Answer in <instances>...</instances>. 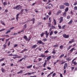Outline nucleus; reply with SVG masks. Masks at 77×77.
<instances>
[{
	"mask_svg": "<svg viewBox=\"0 0 77 77\" xmlns=\"http://www.w3.org/2000/svg\"><path fill=\"white\" fill-rule=\"evenodd\" d=\"M22 8V6L20 5H17L16 7H15L13 8V9H16V10H19Z\"/></svg>",
	"mask_w": 77,
	"mask_h": 77,
	"instance_id": "obj_1",
	"label": "nucleus"
},
{
	"mask_svg": "<svg viewBox=\"0 0 77 77\" xmlns=\"http://www.w3.org/2000/svg\"><path fill=\"white\" fill-rule=\"evenodd\" d=\"M75 60H76V58L72 60V64H73V65H74L75 66L77 65V63L75 61L74 62Z\"/></svg>",
	"mask_w": 77,
	"mask_h": 77,
	"instance_id": "obj_2",
	"label": "nucleus"
},
{
	"mask_svg": "<svg viewBox=\"0 0 77 77\" xmlns=\"http://www.w3.org/2000/svg\"><path fill=\"white\" fill-rule=\"evenodd\" d=\"M37 43L39 44H42V45H44L45 43L42 42L41 40H39L37 41Z\"/></svg>",
	"mask_w": 77,
	"mask_h": 77,
	"instance_id": "obj_3",
	"label": "nucleus"
},
{
	"mask_svg": "<svg viewBox=\"0 0 77 77\" xmlns=\"http://www.w3.org/2000/svg\"><path fill=\"white\" fill-rule=\"evenodd\" d=\"M66 68H68V64L66 63H64V66H63V69H65Z\"/></svg>",
	"mask_w": 77,
	"mask_h": 77,
	"instance_id": "obj_4",
	"label": "nucleus"
},
{
	"mask_svg": "<svg viewBox=\"0 0 77 77\" xmlns=\"http://www.w3.org/2000/svg\"><path fill=\"white\" fill-rule=\"evenodd\" d=\"M63 36L65 38H69V35H66V34H64L63 35Z\"/></svg>",
	"mask_w": 77,
	"mask_h": 77,
	"instance_id": "obj_5",
	"label": "nucleus"
},
{
	"mask_svg": "<svg viewBox=\"0 0 77 77\" xmlns=\"http://www.w3.org/2000/svg\"><path fill=\"white\" fill-rule=\"evenodd\" d=\"M60 9H64V8H65V6L63 5H61L60 6Z\"/></svg>",
	"mask_w": 77,
	"mask_h": 77,
	"instance_id": "obj_6",
	"label": "nucleus"
},
{
	"mask_svg": "<svg viewBox=\"0 0 77 77\" xmlns=\"http://www.w3.org/2000/svg\"><path fill=\"white\" fill-rule=\"evenodd\" d=\"M45 35H46V38H48L49 35V33H48V32L47 31H45Z\"/></svg>",
	"mask_w": 77,
	"mask_h": 77,
	"instance_id": "obj_7",
	"label": "nucleus"
},
{
	"mask_svg": "<svg viewBox=\"0 0 77 77\" xmlns=\"http://www.w3.org/2000/svg\"><path fill=\"white\" fill-rule=\"evenodd\" d=\"M63 17H60V23H62V21H63Z\"/></svg>",
	"mask_w": 77,
	"mask_h": 77,
	"instance_id": "obj_8",
	"label": "nucleus"
},
{
	"mask_svg": "<svg viewBox=\"0 0 77 77\" xmlns=\"http://www.w3.org/2000/svg\"><path fill=\"white\" fill-rule=\"evenodd\" d=\"M21 57L18 56L17 55H15V57H13V59H16V58H20Z\"/></svg>",
	"mask_w": 77,
	"mask_h": 77,
	"instance_id": "obj_9",
	"label": "nucleus"
},
{
	"mask_svg": "<svg viewBox=\"0 0 77 77\" xmlns=\"http://www.w3.org/2000/svg\"><path fill=\"white\" fill-rule=\"evenodd\" d=\"M51 56H48L47 58V61H48V60H50V59H51Z\"/></svg>",
	"mask_w": 77,
	"mask_h": 77,
	"instance_id": "obj_10",
	"label": "nucleus"
},
{
	"mask_svg": "<svg viewBox=\"0 0 77 77\" xmlns=\"http://www.w3.org/2000/svg\"><path fill=\"white\" fill-rule=\"evenodd\" d=\"M64 5L66 6H69V4L68 2H65L64 3Z\"/></svg>",
	"mask_w": 77,
	"mask_h": 77,
	"instance_id": "obj_11",
	"label": "nucleus"
},
{
	"mask_svg": "<svg viewBox=\"0 0 77 77\" xmlns=\"http://www.w3.org/2000/svg\"><path fill=\"white\" fill-rule=\"evenodd\" d=\"M23 38H24V39H25L26 41H28V38H27V36H26V35H24L23 36Z\"/></svg>",
	"mask_w": 77,
	"mask_h": 77,
	"instance_id": "obj_12",
	"label": "nucleus"
},
{
	"mask_svg": "<svg viewBox=\"0 0 77 77\" xmlns=\"http://www.w3.org/2000/svg\"><path fill=\"white\" fill-rule=\"evenodd\" d=\"M61 12H62V11L60 10H59L57 13V15H59V14L60 13H61Z\"/></svg>",
	"mask_w": 77,
	"mask_h": 77,
	"instance_id": "obj_13",
	"label": "nucleus"
},
{
	"mask_svg": "<svg viewBox=\"0 0 77 77\" xmlns=\"http://www.w3.org/2000/svg\"><path fill=\"white\" fill-rule=\"evenodd\" d=\"M39 57H45L46 56L45 55H44V54H41Z\"/></svg>",
	"mask_w": 77,
	"mask_h": 77,
	"instance_id": "obj_14",
	"label": "nucleus"
},
{
	"mask_svg": "<svg viewBox=\"0 0 77 77\" xmlns=\"http://www.w3.org/2000/svg\"><path fill=\"white\" fill-rule=\"evenodd\" d=\"M37 45H33L32 46V48H35L36 47H37Z\"/></svg>",
	"mask_w": 77,
	"mask_h": 77,
	"instance_id": "obj_15",
	"label": "nucleus"
},
{
	"mask_svg": "<svg viewBox=\"0 0 77 77\" xmlns=\"http://www.w3.org/2000/svg\"><path fill=\"white\" fill-rule=\"evenodd\" d=\"M72 23V19H71L68 23V24H71Z\"/></svg>",
	"mask_w": 77,
	"mask_h": 77,
	"instance_id": "obj_16",
	"label": "nucleus"
},
{
	"mask_svg": "<svg viewBox=\"0 0 77 77\" xmlns=\"http://www.w3.org/2000/svg\"><path fill=\"white\" fill-rule=\"evenodd\" d=\"M75 49H74V48H72L71 49H70L69 51H70V52H71V53H72V51H73V50H75Z\"/></svg>",
	"mask_w": 77,
	"mask_h": 77,
	"instance_id": "obj_17",
	"label": "nucleus"
},
{
	"mask_svg": "<svg viewBox=\"0 0 77 77\" xmlns=\"http://www.w3.org/2000/svg\"><path fill=\"white\" fill-rule=\"evenodd\" d=\"M31 21H33V22H32L33 24H34L35 21V18H33L32 19Z\"/></svg>",
	"mask_w": 77,
	"mask_h": 77,
	"instance_id": "obj_18",
	"label": "nucleus"
},
{
	"mask_svg": "<svg viewBox=\"0 0 77 77\" xmlns=\"http://www.w3.org/2000/svg\"><path fill=\"white\" fill-rule=\"evenodd\" d=\"M53 34V31H51L49 34V36H51Z\"/></svg>",
	"mask_w": 77,
	"mask_h": 77,
	"instance_id": "obj_19",
	"label": "nucleus"
},
{
	"mask_svg": "<svg viewBox=\"0 0 77 77\" xmlns=\"http://www.w3.org/2000/svg\"><path fill=\"white\" fill-rule=\"evenodd\" d=\"M66 12H64L63 13V17H65L66 16Z\"/></svg>",
	"mask_w": 77,
	"mask_h": 77,
	"instance_id": "obj_20",
	"label": "nucleus"
},
{
	"mask_svg": "<svg viewBox=\"0 0 77 77\" xmlns=\"http://www.w3.org/2000/svg\"><path fill=\"white\" fill-rule=\"evenodd\" d=\"M23 70H21L20 71V72H18L17 73V74H20V73L22 74V73H23Z\"/></svg>",
	"mask_w": 77,
	"mask_h": 77,
	"instance_id": "obj_21",
	"label": "nucleus"
},
{
	"mask_svg": "<svg viewBox=\"0 0 77 77\" xmlns=\"http://www.w3.org/2000/svg\"><path fill=\"white\" fill-rule=\"evenodd\" d=\"M54 25H56V24H57V23H56V20L54 19Z\"/></svg>",
	"mask_w": 77,
	"mask_h": 77,
	"instance_id": "obj_22",
	"label": "nucleus"
},
{
	"mask_svg": "<svg viewBox=\"0 0 77 77\" xmlns=\"http://www.w3.org/2000/svg\"><path fill=\"white\" fill-rule=\"evenodd\" d=\"M45 34V33H42L40 34V36L41 37H42L44 36V34Z\"/></svg>",
	"mask_w": 77,
	"mask_h": 77,
	"instance_id": "obj_23",
	"label": "nucleus"
},
{
	"mask_svg": "<svg viewBox=\"0 0 77 77\" xmlns=\"http://www.w3.org/2000/svg\"><path fill=\"white\" fill-rule=\"evenodd\" d=\"M32 66H33L32 65H31L29 66H28L27 67V68H28V69L30 68H32Z\"/></svg>",
	"mask_w": 77,
	"mask_h": 77,
	"instance_id": "obj_24",
	"label": "nucleus"
},
{
	"mask_svg": "<svg viewBox=\"0 0 77 77\" xmlns=\"http://www.w3.org/2000/svg\"><path fill=\"white\" fill-rule=\"evenodd\" d=\"M1 70L2 72H5V69H3V68H2Z\"/></svg>",
	"mask_w": 77,
	"mask_h": 77,
	"instance_id": "obj_25",
	"label": "nucleus"
},
{
	"mask_svg": "<svg viewBox=\"0 0 77 77\" xmlns=\"http://www.w3.org/2000/svg\"><path fill=\"white\" fill-rule=\"evenodd\" d=\"M68 7H66L65 9V11L66 12L67 11H68Z\"/></svg>",
	"mask_w": 77,
	"mask_h": 77,
	"instance_id": "obj_26",
	"label": "nucleus"
},
{
	"mask_svg": "<svg viewBox=\"0 0 77 77\" xmlns=\"http://www.w3.org/2000/svg\"><path fill=\"white\" fill-rule=\"evenodd\" d=\"M64 56H65V54H62L60 57V58H62V57H63Z\"/></svg>",
	"mask_w": 77,
	"mask_h": 77,
	"instance_id": "obj_27",
	"label": "nucleus"
},
{
	"mask_svg": "<svg viewBox=\"0 0 77 77\" xmlns=\"http://www.w3.org/2000/svg\"><path fill=\"white\" fill-rule=\"evenodd\" d=\"M3 5L4 6H6V5H7V3L6 2H4Z\"/></svg>",
	"mask_w": 77,
	"mask_h": 77,
	"instance_id": "obj_28",
	"label": "nucleus"
},
{
	"mask_svg": "<svg viewBox=\"0 0 77 77\" xmlns=\"http://www.w3.org/2000/svg\"><path fill=\"white\" fill-rule=\"evenodd\" d=\"M19 15H20V14H18L16 15V18L17 19V20H18V16H19Z\"/></svg>",
	"mask_w": 77,
	"mask_h": 77,
	"instance_id": "obj_29",
	"label": "nucleus"
},
{
	"mask_svg": "<svg viewBox=\"0 0 77 77\" xmlns=\"http://www.w3.org/2000/svg\"><path fill=\"white\" fill-rule=\"evenodd\" d=\"M8 56H15V55H13L12 54H11L8 55Z\"/></svg>",
	"mask_w": 77,
	"mask_h": 77,
	"instance_id": "obj_30",
	"label": "nucleus"
},
{
	"mask_svg": "<svg viewBox=\"0 0 77 77\" xmlns=\"http://www.w3.org/2000/svg\"><path fill=\"white\" fill-rule=\"evenodd\" d=\"M1 23L2 24V25H4V26H5V24L4 22H3V21L1 20Z\"/></svg>",
	"mask_w": 77,
	"mask_h": 77,
	"instance_id": "obj_31",
	"label": "nucleus"
},
{
	"mask_svg": "<svg viewBox=\"0 0 77 77\" xmlns=\"http://www.w3.org/2000/svg\"><path fill=\"white\" fill-rule=\"evenodd\" d=\"M72 47V45H70L69 46V48H67V50H69V49H70V48H71Z\"/></svg>",
	"mask_w": 77,
	"mask_h": 77,
	"instance_id": "obj_32",
	"label": "nucleus"
},
{
	"mask_svg": "<svg viewBox=\"0 0 77 77\" xmlns=\"http://www.w3.org/2000/svg\"><path fill=\"white\" fill-rule=\"evenodd\" d=\"M60 49H63V46L62 45H61L60 46Z\"/></svg>",
	"mask_w": 77,
	"mask_h": 77,
	"instance_id": "obj_33",
	"label": "nucleus"
},
{
	"mask_svg": "<svg viewBox=\"0 0 77 77\" xmlns=\"http://www.w3.org/2000/svg\"><path fill=\"white\" fill-rule=\"evenodd\" d=\"M46 62H45L43 64V67H45V65H46Z\"/></svg>",
	"mask_w": 77,
	"mask_h": 77,
	"instance_id": "obj_34",
	"label": "nucleus"
},
{
	"mask_svg": "<svg viewBox=\"0 0 77 77\" xmlns=\"http://www.w3.org/2000/svg\"><path fill=\"white\" fill-rule=\"evenodd\" d=\"M5 60V58H3L1 59H0V62H2V61H3V60Z\"/></svg>",
	"mask_w": 77,
	"mask_h": 77,
	"instance_id": "obj_35",
	"label": "nucleus"
},
{
	"mask_svg": "<svg viewBox=\"0 0 77 77\" xmlns=\"http://www.w3.org/2000/svg\"><path fill=\"white\" fill-rule=\"evenodd\" d=\"M26 27H27V25H26V24H25L24 26L23 29H26Z\"/></svg>",
	"mask_w": 77,
	"mask_h": 77,
	"instance_id": "obj_36",
	"label": "nucleus"
},
{
	"mask_svg": "<svg viewBox=\"0 0 77 77\" xmlns=\"http://www.w3.org/2000/svg\"><path fill=\"white\" fill-rule=\"evenodd\" d=\"M10 32H11V30H8L7 31V32L5 33V34H8V33H9Z\"/></svg>",
	"mask_w": 77,
	"mask_h": 77,
	"instance_id": "obj_37",
	"label": "nucleus"
},
{
	"mask_svg": "<svg viewBox=\"0 0 77 77\" xmlns=\"http://www.w3.org/2000/svg\"><path fill=\"white\" fill-rule=\"evenodd\" d=\"M54 33L55 34H57V33H58V32L57 31H54Z\"/></svg>",
	"mask_w": 77,
	"mask_h": 77,
	"instance_id": "obj_38",
	"label": "nucleus"
},
{
	"mask_svg": "<svg viewBox=\"0 0 77 77\" xmlns=\"http://www.w3.org/2000/svg\"><path fill=\"white\" fill-rule=\"evenodd\" d=\"M47 68L48 69H49V70H50L51 69V68L50 67H47Z\"/></svg>",
	"mask_w": 77,
	"mask_h": 77,
	"instance_id": "obj_39",
	"label": "nucleus"
},
{
	"mask_svg": "<svg viewBox=\"0 0 77 77\" xmlns=\"http://www.w3.org/2000/svg\"><path fill=\"white\" fill-rule=\"evenodd\" d=\"M77 5V1L75 2V3L73 4V5L75 6V5Z\"/></svg>",
	"mask_w": 77,
	"mask_h": 77,
	"instance_id": "obj_40",
	"label": "nucleus"
},
{
	"mask_svg": "<svg viewBox=\"0 0 77 77\" xmlns=\"http://www.w3.org/2000/svg\"><path fill=\"white\" fill-rule=\"evenodd\" d=\"M24 59V58H22L20 59V60H19V62H21L22 60H23Z\"/></svg>",
	"mask_w": 77,
	"mask_h": 77,
	"instance_id": "obj_41",
	"label": "nucleus"
},
{
	"mask_svg": "<svg viewBox=\"0 0 77 77\" xmlns=\"http://www.w3.org/2000/svg\"><path fill=\"white\" fill-rule=\"evenodd\" d=\"M4 30H5V29H2L1 30H0V32L2 31H4Z\"/></svg>",
	"mask_w": 77,
	"mask_h": 77,
	"instance_id": "obj_42",
	"label": "nucleus"
},
{
	"mask_svg": "<svg viewBox=\"0 0 77 77\" xmlns=\"http://www.w3.org/2000/svg\"><path fill=\"white\" fill-rule=\"evenodd\" d=\"M56 75V73H54L53 74V75H52V77H54L55 75Z\"/></svg>",
	"mask_w": 77,
	"mask_h": 77,
	"instance_id": "obj_43",
	"label": "nucleus"
},
{
	"mask_svg": "<svg viewBox=\"0 0 77 77\" xmlns=\"http://www.w3.org/2000/svg\"><path fill=\"white\" fill-rule=\"evenodd\" d=\"M14 27H12L9 29V30H12V29H14Z\"/></svg>",
	"mask_w": 77,
	"mask_h": 77,
	"instance_id": "obj_44",
	"label": "nucleus"
},
{
	"mask_svg": "<svg viewBox=\"0 0 77 77\" xmlns=\"http://www.w3.org/2000/svg\"><path fill=\"white\" fill-rule=\"evenodd\" d=\"M48 27H50V26H51V24H50V23H48Z\"/></svg>",
	"mask_w": 77,
	"mask_h": 77,
	"instance_id": "obj_45",
	"label": "nucleus"
},
{
	"mask_svg": "<svg viewBox=\"0 0 77 77\" xmlns=\"http://www.w3.org/2000/svg\"><path fill=\"white\" fill-rule=\"evenodd\" d=\"M51 14V11H50L48 13V15H50Z\"/></svg>",
	"mask_w": 77,
	"mask_h": 77,
	"instance_id": "obj_46",
	"label": "nucleus"
},
{
	"mask_svg": "<svg viewBox=\"0 0 77 77\" xmlns=\"http://www.w3.org/2000/svg\"><path fill=\"white\" fill-rule=\"evenodd\" d=\"M10 44H11V42H9L8 43V46H9V45H10Z\"/></svg>",
	"mask_w": 77,
	"mask_h": 77,
	"instance_id": "obj_47",
	"label": "nucleus"
},
{
	"mask_svg": "<svg viewBox=\"0 0 77 77\" xmlns=\"http://www.w3.org/2000/svg\"><path fill=\"white\" fill-rule=\"evenodd\" d=\"M24 29H23L22 30H21V31H20V32H24Z\"/></svg>",
	"mask_w": 77,
	"mask_h": 77,
	"instance_id": "obj_48",
	"label": "nucleus"
},
{
	"mask_svg": "<svg viewBox=\"0 0 77 77\" xmlns=\"http://www.w3.org/2000/svg\"><path fill=\"white\" fill-rule=\"evenodd\" d=\"M30 39H31V37H29L28 39V41H30Z\"/></svg>",
	"mask_w": 77,
	"mask_h": 77,
	"instance_id": "obj_49",
	"label": "nucleus"
},
{
	"mask_svg": "<svg viewBox=\"0 0 77 77\" xmlns=\"http://www.w3.org/2000/svg\"><path fill=\"white\" fill-rule=\"evenodd\" d=\"M65 27V25L63 26L62 27V29H63Z\"/></svg>",
	"mask_w": 77,
	"mask_h": 77,
	"instance_id": "obj_50",
	"label": "nucleus"
},
{
	"mask_svg": "<svg viewBox=\"0 0 77 77\" xmlns=\"http://www.w3.org/2000/svg\"><path fill=\"white\" fill-rule=\"evenodd\" d=\"M58 27L60 29H61V26H60V25H58Z\"/></svg>",
	"mask_w": 77,
	"mask_h": 77,
	"instance_id": "obj_51",
	"label": "nucleus"
},
{
	"mask_svg": "<svg viewBox=\"0 0 77 77\" xmlns=\"http://www.w3.org/2000/svg\"><path fill=\"white\" fill-rule=\"evenodd\" d=\"M67 19H69L70 18V17L69 16H68L67 17Z\"/></svg>",
	"mask_w": 77,
	"mask_h": 77,
	"instance_id": "obj_52",
	"label": "nucleus"
},
{
	"mask_svg": "<svg viewBox=\"0 0 77 77\" xmlns=\"http://www.w3.org/2000/svg\"><path fill=\"white\" fill-rule=\"evenodd\" d=\"M47 38H44L43 39V41H47Z\"/></svg>",
	"mask_w": 77,
	"mask_h": 77,
	"instance_id": "obj_53",
	"label": "nucleus"
},
{
	"mask_svg": "<svg viewBox=\"0 0 77 77\" xmlns=\"http://www.w3.org/2000/svg\"><path fill=\"white\" fill-rule=\"evenodd\" d=\"M75 10H77V6H75L74 7Z\"/></svg>",
	"mask_w": 77,
	"mask_h": 77,
	"instance_id": "obj_54",
	"label": "nucleus"
},
{
	"mask_svg": "<svg viewBox=\"0 0 77 77\" xmlns=\"http://www.w3.org/2000/svg\"><path fill=\"white\" fill-rule=\"evenodd\" d=\"M3 47H4V48H6V45L4 44V45H3Z\"/></svg>",
	"mask_w": 77,
	"mask_h": 77,
	"instance_id": "obj_55",
	"label": "nucleus"
},
{
	"mask_svg": "<svg viewBox=\"0 0 77 77\" xmlns=\"http://www.w3.org/2000/svg\"><path fill=\"white\" fill-rule=\"evenodd\" d=\"M54 47H58V45H54Z\"/></svg>",
	"mask_w": 77,
	"mask_h": 77,
	"instance_id": "obj_56",
	"label": "nucleus"
},
{
	"mask_svg": "<svg viewBox=\"0 0 77 77\" xmlns=\"http://www.w3.org/2000/svg\"><path fill=\"white\" fill-rule=\"evenodd\" d=\"M23 11H24V9H22L21 10V13L22 14H23Z\"/></svg>",
	"mask_w": 77,
	"mask_h": 77,
	"instance_id": "obj_57",
	"label": "nucleus"
},
{
	"mask_svg": "<svg viewBox=\"0 0 77 77\" xmlns=\"http://www.w3.org/2000/svg\"><path fill=\"white\" fill-rule=\"evenodd\" d=\"M28 74L29 75H32V73H31L28 72Z\"/></svg>",
	"mask_w": 77,
	"mask_h": 77,
	"instance_id": "obj_58",
	"label": "nucleus"
},
{
	"mask_svg": "<svg viewBox=\"0 0 77 77\" xmlns=\"http://www.w3.org/2000/svg\"><path fill=\"white\" fill-rule=\"evenodd\" d=\"M6 65V64L3 63L2 65V66H4V65Z\"/></svg>",
	"mask_w": 77,
	"mask_h": 77,
	"instance_id": "obj_59",
	"label": "nucleus"
},
{
	"mask_svg": "<svg viewBox=\"0 0 77 77\" xmlns=\"http://www.w3.org/2000/svg\"><path fill=\"white\" fill-rule=\"evenodd\" d=\"M55 28V26H52V29H54Z\"/></svg>",
	"mask_w": 77,
	"mask_h": 77,
	"instance_id": "obj_60",
	"label": "nucleus"
},
{
	"mask_svg": "<svg viewBox=\"0 0 77 77\" xmlns=\"http://www.w3.org/2000/svg\"><path fill=\"white\" fill-rule=\"evenodd\" d=\"M60 77H63V75H62V73H60Z\"/></svg>",
	"mask_w": 77,
	"mask_h": 77,
	"instance_id": "obj_61",
	"label": "nucleus"
},
{
	"mask_svg": "<svg viewBox=\"0 0 77 77\" xmlns=\"http://www.w3.org/2000/svg\"><path fill=\"white\" fill-rule=\"evenodd\" d=\"M41 60H42V58H39L38 60L39 62H40V61H41Z\"/></svg>",
	"mask_w": 77,
	"mask_h": 77,
	"instance_id": "obj_62",
	"label": "nucleus"
},
{
	"mask_svg": "<svg viewBox=\"0 0 77 77\" xmlns=\"http://www.w3.org/2000/svg\"><path fill=\"white\" fill-rule=\"evenodd\" d=\"M17 35V33H14L13 35Z\"/></svg>",
	"mask_w": 77,
	"mask_h": 77,
	"instance_id": "obj_63",
	"label": "nucleus"
},
{
	"mask_svg": "<svg viewBox=\"0 0 77 77\" xmlns=\"http://www.w3.org/2000/svg\"><path fill=\"white\" fill-rule=\"evenodd\" d=\"M30 77H36V75L34 76H30Z\"/></svg>",
	"mask_w": 77,
	"mask_h": 77,
	"instance_id": "obj_64",
	"label": "nucleus"
}]
</instances>
